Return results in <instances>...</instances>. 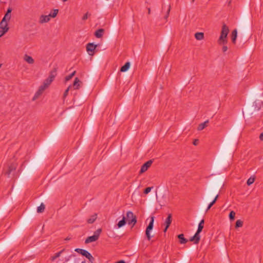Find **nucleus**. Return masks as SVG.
Masks as SVG:
<instances>
[{"instance_id": "1", "label": "nucleus", "mask_w": 263, "mask_h": 263, "mask_svg": "<svg viewBox=\"0 0 263 263\" xmlns=\"http://www.w3.org/2000/svg\"><path fill=\"white\" fill-rule=\"evenodd\" d=\"M224 185L223 178L221 176H216L210 181L206 190L204 201L209 202L213 198L214 199L209 204L206 212L215 203L219 196L218 194Z\"/></svg>"}, {"instance_id": "32", "label": "nucleus", "mask_w": 263, "mask_h": 263, "mask_svg": "<svg viewBox=\"0 0 263 263\" xmlns=\"http://www.w3.org/2000/svg\"><path fill=\"white\" fill-rule=\"evenodd\" d=\"M65 251L64 249L62 250L60 252L55 253V254L51 257V260L54 261L55 259L59 257L61 254Z\"/></svg>"}, {"instance_id": "58", "label": "nucleus", "mask_w": 263, "mask_h": 263, "mask_svg": "<svg viewBox=\"0 0 263 263\" xmlns=\"http://www.w3.org/2000/svg\"><path fill=\"white\" fill-rule=\"evenodd\" d=\"M230 3H231V1H230V2H229L228 5H229L230 4Z\"/></svg>"}, {"instance_id": "7", "label": "nucleus", "mask_w": 263, "mask_h": 263, "mask_svg": "<svg viewBox=\"0 0 263 263\" xmlns=\"http://www.w3.org/2000/svg\"><path fill=\"white\" fill-rule=\"evenodd\" d=\"M204 221L203 219L201 220L199 223L197 231L195 234L190 239V241L194 242L195 244H198L200 239V233L202 231L203 228V224Z\"/></svg>"}, {"instance_id": "20", "label": "nucleus", "mask_w": 263, "mask_h": 263, "mask_svg": "<svg viewBox=\"0 0 263 263\" xmlns=\"http://www.w3.org/2000/svg\"><path fill=\"white\" fill-rule=\"evenodd\" d=\"M98 239L97 237H96V236H94L93 235L92 236L88 237L85 239V243H90V242H94V241H97Z\"/></svg>"}, {"instance_id": "27", "label": "nucleus", "mask_w": 263, "mask_h": 263, "mask_svg": "<svg viewBox=\"0 0 263 263\" xmlns=\"http://www.w3.org/2000/svg\"><path fill=\"white\" fill-rule=\"evenodd\" d=\"M97 218V214H95L91 216V217L87 219V222L90 224L93 223L96 220Z\"/></svg>"}, {"instance_id": "14", "label": "nucleus", "mask_w": 263, "mask_h": 263, "mask_svg": "<svg viewBox=\"0 0 263 263\" xmlns=\"http://www.w3.org/2000/svg\"><path fill=\"white\" fill-rule=\"evenodd\" d=\"M17 167V164L15 163H11L8 167V171L6 172V175H7L8 177H10V175L11 173L14 171Z\"/></svg>"}, {"instance_id": "40", "label": "nucleus", "mask_w": 263, "mask_h": 263, "mask_svg": "<svg viewBox=\"0 0 263 263\" xmlns=\"http://www.w3.org/2000/svg\"><path fill=\"white\" fill-rule=\"evenodd\" d=\"M74 251L76 252L81 254V255H83L84 254V253H85V252L87 250H84L82 249L77 248L74 250Z\"/></svg>"}, {"instance_id": "25", "label": "nucleus", "mask_w": 263, "mask_h": 263, "mask_svg": "<svg viewBox=\"0 0 263 263\" xmlns=\"http://www.w3.org/2000/svg\"><path fill=\"white\" fill-rule=\"evenodd\" d=\"M130 63L129 62H126L123 66H122L120 69V71L125 72L128 70L129 68Z\"/></svg>"}, {"instance_id": "18", "label": "nucleus", "mask_w": 263, "mask_h": 263, "mask_svg": "<svg viewBox=\"0 0 263 263\" xmlns=\"http://www.w3.org/2000/svg\"><path fill=\"white\" fill-rule=\"evenodd\" d=\"M104 31V29H99L95 32V35L97 38H101L103 36Z\"/></svg>"}, {"instance_id": "13", "label": "nucleus", "mask_w": 263, "mask_h": 263, "mask_svg": "<svg viewBox=\"0 0 263 263\" xmlns=\"http://www.w3.org/2000/svg\"><path fill=\"white\" fill-rule=\"evenodd\" d=\"M46 89V88L44 86H43L42 85H41L38 90L36 92L34 97H33L32 101H35L37 98H39Z\"/></svg>"}, {"instance_id": "57", "label": "nucleus", "mask_w": 263, "mask_h": 263, "mask_svg": "<svg viewBox=\"0 0 263 263\" xmlns=\"http://www.w3.org/2000/svg\"><path fill=\"white\" fill-rule=\"evenodd\" d=\"M62 1H63V2H65L67 1V0H62Z\"/></svg>"}, {"instance_id": "51", "label": "nucleus", "mask_w": 263, "mask_h": 263, "mask_svg": "<svg viewBox=\"0 0 263 263\" xmlns=\"http://www.w3.org/2000/svg\"><path fill=\"white\" fill-rule=\"evenodd\" d=\"M228 50V47L226 46H223L222 47V51L223 52H226Z\"/></svg>"}, {"instance_id": "34", "label": "nucleus", "mask_w": 263, "mask_h": 263, "mask_svg": "<svg viewBox=\"0 0 263 263\" xmlns=\"http://www.w3.org/2000/svg\"><path fill=\"white\" fill-rule=\"evenodd\" d=\"M259 93V91H258L257 89H253L251 90L250 93V97L253 99L257 93Z\"/></svg>"}, {"instance_id": "3", "label": "nucleus", "mask_w": 263, "mask_h": 263, "mask_svg": "<svg viewBox=\"0 0 263 263\" xmlns=\"http://www.w3.org/2000/svg\"><path fill=\"white\" fill-rule=\"evenodd\" d=\"M262 102L260 100H256L254 102H249L245 107V112L247 116L255 114L261 108Z\"/></svg>"}, {"instance_id": "10", "label": "nucleus", "mask_w": 263, "mask_h": 263, "mask_svg": "<svg viewBox=\"0 0 263 263\" xmlns=\"http://www.w3.org/2000/svg\"><path fill=\"white\" fill-rule=\"evenodd\" d=\"M154 222V217H151V221L147 227L145 231V235L148 240H150L152 236L150 234V231L153 229Z\"/></svg>"}, {"instance_id": "50", "label": "nucleus", "mask_w": 263, "mask_h": 263, "mask_svg": "<svg viewBox=\"0 0 263 263\" xmlns=\"http://www.w3.org/2000/svg\"><path fill=\"white\" fill-rule=\"evenodd\" d=\"M199 143V140L198 139H195L194 140V141H193V144L194 145H197Z\"/></svg>"}, {"instance_id": "53", "label": "nucleus", "mask_w": 263, "mask_h": 263, "mask_svg": "<svg viewBox=\"0 0 263 263\" xmlns=\"http://www.w3.org/2000/svg\"><path fill=\"white\" fill-rule=\"evenodd\" d=\"M116 263H125V262L124 260H120Z\"/></svg>"}, {"instance_id": "29", "label": "nucleus", "mask_w": 263, "mask_h": 263, "mask_svg": "<svg viewBox=\"0 0 263 263\" xmlns=\"http://www.w3.org/2000/svg\"><path fill=\"white\" fill-rule=\"evenodd\" d=\"M126 218L123 216L122 219L118 222L117 226L119 228H120L124 226L126 224Z\"/></svg>"}, {"instance_id": "17", "label": "nucleus", "mask_w": 263, "mask_h": 263, "mask_svg": "<svg viewBox=\"0 0 263 263\" xmlns=\"http://www.w3.org/2000/svg\"><path fill=\"white\" fill-rule=\"evenodd\" d=\"M24 60L30 64H32L34 62V59L31 56L27 54L24 55Z\"/></svg>"}, {"instance_id": "4", "label": "nucleus", "mask_w": 263, "mask_h": 263, "mask_svg": "<svg viewBox=\"0 0 263 263\" xmlns=\"http://www.w3.org/2000/svg\"><path fill=\"white\" fill-rule=\"evenodd\" d=\"M239 30L245 35L249 32V18L248 11L246 9L240 19L239 25Z\"/></svg>"}, {"instance_id": "60", "label": "nucleus", "mask_w": 263, "mask_h": 263, "mask_svg": "<svg viewBox=\"0 0 263 263\" xmlns=\"http://www.w3.org/2000/svg\"><path fill=\"white\" fill-rule=\"evenodd\" d=\"M70 263H74V262H73V261H71Z\"/></svg>"}, {"instance_id": "31", "label": "nucleus", "mask_w": 263, "mask_h": 263, "mask_svg": "<svg viewBox=\"0 0 263 263\" xmlns=\"http://www.w3.org/2000/svg\"><path fill=\"white\" fill-rule=\"evenodd\" d=\"M195 37L197 40H201L204 38V34L202 32H197L195 34Z\"/></svg>"}, {"instance_id": "15", "label": "nucleus", "mask_w": 263, "mask_h": 263, "mask_svg": "<svg viewBox=\"0 0 263 263\" xmlns=\"http://www.w3.org/2000/svg\"><path fill=\"white\" fill-rule=\"evenodd\" d=\"M50 20V16L49 15H42L40 17L39 22L41 24H43L45 23L48 22Z\"/></svg>"}, {"instance_id": "39", "label": "nucleus", "mask_w": 263, "mask_h": 263, "mask_svg": "<svg viewBox=\"0 0 263 263\" xmlns=\"http://www.w3.org/2000/svg\"><path fill=\"white\" fill-rule=\"evenodd\" d=\"M243 225V221L240 219L237 220L236 222L235 228H238L241 227Z\"/></svg>"}, {"instance_id": "61", "label": "nucleus", "mask_w": 263, "mask_h": 263, "mask_svg": "<svg viewBox=\"0 0 263 263\" xmlns=\"http://www.w3.org/2000/svg\"><path fill=\"white\" fill-rule=\"evenodd\" d=\"M192 2L193 3V2H194V0H192Z\"/></svg>"}, {"instance_id": "24", "label": "nucleus", "mask_w": 263, "mask_h": 263, "mask_svg": "<svg viewBox=\"0 0 263 263\" xmlns=\"http://www.w3.org/2000/svg\"><path fill=\"white\" fill-rule=\"evenodd\" d=\"M177 237L179 239V242L181 244H184L187 242V239L184 238L183 234H180L177 236Z\"/></svg>"}, {"instance_id": "28", "label": "nucleus", "mask_w": 263, "mask_h": 263, "mask_svg": "<svg viewBox=\"0 0 263 263\" xmlns=\"http://www.w3.org/2000/svg\"><path fill=\"white\" fill-rule=\"evenodd\" d=\"M52 81V80H51L50 79L48 78L45 80L42 85L44 86V87L47 88L50 85Z\"/></svg>"}, {"instance_id": "42", "label": "nucleus", "mask_w": 263, "mask_h": 263, "mask_svg": "<svg viewBox=\"0 0 263 263\" xmlns=\"http://www.w3.org/2000/svg\"><path fill=\"white\" fill-rule=\"evenodd\" d=\"M30 217H25L23 220V224L24 226H26L29 222Z\"/></svg>"}, {"instance_id": "9", "label": "nucleus", "mask_w": 263, "mask_h": 263, "mask_svg": "<svg viewBox=\"0 0 263 263\" xmlns=\"http://www.w3.org/2000/svg\"><path fill=\"white\" fill-rule=\"evenodd\" d=\"M126 219L128 224H133L134 226L137 222V218L133 213L131 211H128L126 213Z\"/></svg>"}, {"instance_id": "48", "label": "nucleus", "mask_w": 263, "mask_h": 263, "mask_svg": "<svg viewBox=\"0 0 263 263\" xmlns=\"http://www.w3.org/2000/svg\"><path fill=\"white\" fill-rule=\"evenodd\" d=\"M7 32V28L5 29V30H2V29H0V37L1 36H2Z\"/></svg>"}, {"instance_id": "49", "label": "nucleus", "mask_w": 263, "mask_h": 263, "mask_svg": "<svg viewBox=\"0 0 263 263\" xmlns=\"http://www.w3.org/2000/svg\"><path fill=\"white\" fill-rule=\"evenodd\" d=\"M12 8H10V7H9V8H8V9H7V12H6V13L11 14V12H12Z\"/></svg>"}, {"instance_id": "11", "label": "nucleus", "mask_w": 263, "mask_h": 263, "mask_svg": "<svg viewBox=\"0 0 263 263\" xmlns=\"http://www.w3.org/2000/svg\"><path fill=\"white\" fill-rule=\"evenodd\" d=\"M97 47V45L92 43H89L87 44L86 50L89 55H92L93 54L94 51Z\"/></svg>"}, {"instance_id": "52", "label": "nucleus", "mask_w": 263, "mask_h": 263, "mask_svg": "<svg viewBox=\"0 0 263 263\" xmlns=\"http://www.w3.org/2000/svg\"><path fill=\"white\" fill-rule=\"evenodd\" d=\"M259 139L261 141H263V132L261 133L259 135Z\"/></svg>"}, {"instance_id": "8", "label": "nucleus", "mask_w": 263, "mask_h": 263, "mask_svg": "<svg viewBox=\"0 0 263 263\" xmlns=\"http://www.w3.org/2000/svg\"><path fill=\"white\" fill-rule=\"evenodd\" d=\"M60 129H57L55 132H54L47 139L46 144L47 146H49L50 145H51L52 143H53L57 139L60 133Z\"/></svg>"}, {"instance_id": "30", "label": "nucleus", "mask_w": 263, "mask_h": 263, "mask_svg": "<svg viewBox=\"0 0 263 263\" xmlns=\"http://www.w3.org/2000/svg\"><path fill=\"white\" fill-rule=\"evenodd\" d=\"M237 31L236 29L234 30L232 32V41L235 44L237 38Z\"/></svg>"}, {"instance_id": "44", "label": "nucleus", "mask_w": 263, "mask_h": 263, "mask_svg": "<svg viewBox=\"0 0 263 263\" xmlns=\"http://www.w3.org/2000/svg\"><path fill=\"white\" fill-rule=\"evenodd\" d=\"M75 74H76V71H73L70 74L66 76L65 77L66 81H68L70 80L74 76Z\"/></svg>"}, {"instance_id": "36", "label": "nucleus", "mask_w": 263, "mask_h": 263, "mask_svg": "<svg viewBox=\"0 0 263 263\" xmlns=\"http://www.w3.org/2000/svg\"><path fill=\"white\" fill-rule=\"evenodd\" d=\"M53 12L52 13L51 12L49 15L50 16V17L54 18L57 16L59 12V10L57 9H53Z\"/></svg>"}, {"instance_id": "33", "label": "nucleus", "mask_w": 263, "mask_h": 263, "mask_svg": "<svg viewBox=\"0 0 263 263\" xmlns=\"http://www.w3.org/2000/svg\"><path fill=\"white\" fill-rule=\"evenodd\" d=\"M11 17V14L6 13L2 20L4 22H7L8 23V22L10 20Z\"/></svg>"}, {"instance_id": "55", "label": "nucleus", "mask_w": 263, "mask_h": 263, "mask_svg": "<svg viewBox=\"0 0 263 263\" xmlns=\"http://www.w3.org/2000/svg\"><path fill=\"white\" fill-rule=\"evenodd\" d=\"M70 239H71V238H70V237H66V238H65V240H70Z\"/></svg>"}, {"instance_id": "38", "label": "nucleus", "mask_w": 263, "mask_h": 263, "mask_svg": "<svg viewBox=\"0 0 263 263\" xmlns=\"http://www.w3.org/2000/svg\"><path fill=\"white\" fill-rule=\"evenodd\" d=\"M171 5H168V7H167V11H166V14L165 15V16L164 17V19L166 21H167V18L169 16L170 12V11H171Z\"/></svg>"}, {"instance_id": "45", "label": "nucleus", "mask_w": 263, "mask_h": 263, "mask_svg": "<svg viewBox=\"0 0 263 263\" xmlns=\"http://www.w3.org/2000/svg\"><path fill=\"white\" fill-rule=\"evenodd\" d=\"M90 16V13H89V12H86V13H85V14L83 16V17H82V20L83 21H86V20L88 18V16Z\"/></svg>"}, {"instance_id": "23", "label": "nucleus", "mask_w": 263, "mask_h": 263, "mask_svg": "<svg viewBox=\"0 0 263 263\" xmlns=\"http://www.w3.org/2000/svg\"><path fill=\"white\" fill-rule=\"evenodd\" d=\"M209 123V120H207L203 123H200L199 124L197 130H203L205 127L208 126V124Z\"/></svg>"}, {"instance_id": "22", "label": "nucleus", "mask_w": 263, "mask_h": 263, "mask_svg": "<svg viewBox=\"0 0 263 263\" xmlns=\"http://www.w3.org/2000/svg\"><path fill=\"white\" fill-rule=\"evenodd\" d=\"M6 28H7L8 31L9 29L8 26V23L7 22H4L2 20L0 23V29L5 30Z\"/></svg>"}, {"instance_id": "47", "label": "nucleus", "mask_w": 263, "mask_h": 263, "mask_svg": "<svg viewBox=\"0 0 263 263\" xmlns=\"http://www.w3.org/2000/svg\"><path fill=\"white\" fill-rule=\"evenodd\" d=\"M153 187H146L144 190V193L145 194H147L148 193H149L152 189L153 188Z\"/></svg>"}, {"instance_id": "2", "label": "nucleus", "mask_w": 263, "mask_h": 263, "mask_svg": "<svg viewBox=\"0 0 263 263\" xmlns=\"http://www.w3.org/2000/svg\"><path fill=\"white\" fill-rule=\"evenodd\" d=\"M238 132V128L237 127H235L228 135L226 141L222 146L221 150L214 162L213 166L214 171H217L226 163L229 157V152L231 150L233 139L236 136Z\"/></svg>"}, {"instance_id": "62", "label": "nucleus", "mask_w": 263, "mask_h": 263, "mask_svg": "<svg viewBox=\"0 0 263 263\" xmlns=\"http://www.w3.org/2000/svg\"><path fill=\"white\" fill-rule=\"evenodd\" d=\"M1 66H2V64H0V68L1 67Z\"/></svg>"}, {"instance_id": "54", "label": "nucleus", "mask_w": 263, "mask_h": 263, "mask_svg": "<svg viewBox=\"0 0 263 263\" xmlns=\"http://www.w3.org/2000/svg\"><path fill=\"white\" fill-rule=\"evenodd\" d=\"M147 10H148V14H150L151 13V9H150V8H148L147 9Z\"/></svg>"}, {"instance_id": "6", "label": "nucleus", "mask_w": 263, "mask_h": 263, "mask_svg": "<svg viewBox=\"0 0 263 263\" xmlns=\"http://www.w3.org/2000/svg\"><path fill=\"white\" fill-rule=\"evenodd\" d=\"M22 230H17L14 232L13 234L7 240L3 243L0 244V252L3 251L7 246H8L11 242L14 240L18 236L21 234Z\"/></svg>"}, {"instance_id": "35", "label": "nucleus", "mask_w": 263, "mask_h": 263, "mask_svg": "<svg viewBox=\"0 0 263 263\" xmlns=\"http://www.w3.org/2000/svg\"><path fill=\"white\" fill-rule=\"evenodd\" d=\"M45 208V205L43 203H42L41 205L37 208V212L38 213H42L44 211Z\"/></svg>"}, {"instance_id": "19", "label": "nucleus", "mask_w": 263, "mask_h": 263, "mask_svg": "<svg viewBox=\"0 0 263 263\" xmlns=\"http://www.w3.org/2000/svg\"><path fill=\"white\" fill-rule=\"evenodd\" d=\"M82 82L80 81L78 78H76L73 82V86L74 89H78L82 84Z\"/></svg>"}, {"instance_id": "43", "label": "nucleus", "mask_w": 263, "mask_h": 263, "mask_svg": "<svg viewBox=\"0 0 263 263\" xmlns=\"http://www.w3.org/2000/svg\"><path fill=\"white\" fill-rule=\"evenodd\" d=\"M254 181H255V178L254 177H250V178H249L248 179L247 182V184L248 185H250L251 184L253 183Z\"/></svg>"}, {"instance_id": "21", "label": "nucleus", "mask_w": 263, "mask_h": 263, "mask_svg": "<svg viewBox=\"0 0 263 263\" xmlns=\"http://www.w3.org/2000/svg\"><path fill=\"white\" fill-rule=\"evenodd\" d=\"M85 257H86L87 259H89V260L91 262L93 263L95 261L94 257L91 255V254L88 252L87 251H86L85 253L83 255Z\"/></svg>"}, {"instance_id": "41", "label": "nucleus", "mask_w": 263, "mask_h": 263, "mask_svg": "<svg viewBox=\"0 0 263 263\" xmlns=\"http://www.w3.org/2000/svg\"><path fill=\"white\" fill-rule=\"evenodd\" d=\"M235 212H234L233 211H232L230 213L229 215L230 220H231V221L234 220L235 219Z\"/></svg>"}, {"instance_id": "12", "label": "nucleus", "mask_w": 263, "mask_h": 263, "mask_svg": "<svg viewBox=\"0 0 263 263\" xmlns=\"http://www.w3.org/2000/svg\"><path fill=\"white\" fill-rule=\"evenodd\" d=\"M153 160H149L146 162H145L144 164H143L141 167L140 174H142L144 172H146L148 170V168L151 166Z\"/></svg>"}, {"instance_id": "37", "label": "nucleus", "mask_w": 263, "mask_h": 263, "mask_svg": "<svg viewBox=\"0 0 263 263\" xmlns=\"http://www.w3.org/2000/svg\"><path fill=\"white\" fill-rule=\"evenodd\" d=\"M102 232V229L99 228L97 229L93 234L94 236H96V237H97L98 239H99L100 235L101 234Z\"/></svg>"}, {"instance_id": "16", "label": "nucleus", "mask_w": 263, "mask_h": 263, "mask_svg": "<svg viewBox=\"0 0 263 263\" xmlns=\"http://www.w3.org/2000/svg\"><path fill=\"white\" fill-rule=\"evenodd\" d=\"M57 70H58V68L57 67H54L50 72L49 76L48 77V78L49 79H50L51 80H52V81H53V80L54 79L55 76H57Z\"/></svg>"}, {"instance_id": "46", "label": "nucleus", "mask_w": 263, "mask_h": 263, "mask_svg": "<svg viewBox=\"0 0 263 263\" xmlns=\"http://www.w3.org/2000/svg\"><path fill=\"white\" fill-rule=\"evenodd\" d=\"M70 86H69L65 91V92H64V94H63V99H65V98L67 97V96L68 95V91L69 90V89H70Z\"/></svg>"}, {"instance_id": "59", "label": "nucleus", "mask_w": 263, "mask_h": 263, "mask_svg": "<svg viewBox=\"0 0 263 263\" xmlns=\"http://www.w3.org/2000/svg\"><path fill=\"white\" fill-rule=\"evenodd\" d=\"M81 263H85V261H82Z\"/></svg>"}, {"instance_id": "5", "label": "nucleus", "mask_w": 263, "mask_h": 263, "mask_svg": "<svg viewBox=\"0 0 263 263\" xmlns=\"http://www.w3.org/2000/svg\"><path fill=\"white\" fill-rule=\"evenodd\" d=\"M229 32L228 27L226 24H223L220 36L218 41V44L220 45H224L228 42L227 35Z\"/></svg>"}, {"instance_id": "56", "label": "nucleus", "mask_w": 263, "mask_h": 263, "mask_svg": "<svg viewBox=\"0 0 263 263\" xmlns=\"http://www.w3.org/2000/svg\"><path fill=\"white\" fill-rule=\"evenodd\" d=\"M167 229H168V228H166V226H165V229H164V231H164V232H166V231H167Z\"/></svg>"}, {"instance_id": "26", "label": "nucleus", "mask_w": 263, "mask_h": 263, "mask_svg": "<svg viewBox=\"0 0 263 263\" xmlns=\"http://www.w3.org/2000/svg\"><path fill=\"white\" fill-rule=\"evenodd\" d=\"M172 221V215L169 214L165 220V224L166 226V228H168Z\"/></svg>"}]
</instances>
